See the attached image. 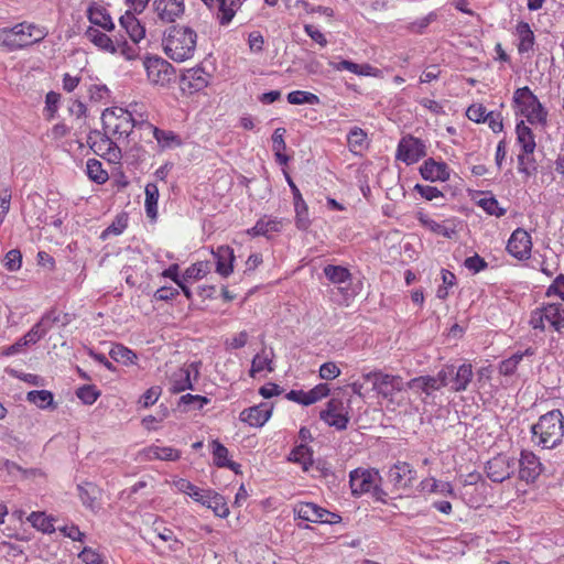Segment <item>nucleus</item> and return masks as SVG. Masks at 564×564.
<instances>
[{"instance_id":"nucleus-1","label":"nucleus","mask_w":564,"mask_h":564,"mask_svg":"<svg viewBox=\"0 0 564 564\" xmlns=\"http://www.w3.org/2000/svg\"><path fill=\"white\" fill-rule=\"evenodd\" d=\"M197 34L189 26H171L162 39L164 54L176 63L191 59L194 56Z\"/></svg>"},{"instance_id":"nucleus-2","label":"nucleus","mask_w":564,"mask_h":564,"mask_svg":"<svg viewBox=\"0 0 564 564\" xmlns=\"http://www.w3.org/2000/svg\"><path fill=\"white\" fill-rule=\"evenodd\" d=\"M138 104L130 105V109L121 107L107 108L101 116L104 129L117 139H126L134 129H143L141 119H145L142 112H138Z\"/></svg>"},{"instance_id":"nucleus-3","label":"nucleus","mask_w":564,"mask_h":564,"mask_svg":"<svg viewBox=\"0 0 564 564\" xmlns=\"http://www.w3.org/2000/svg\"><path fill=\"white\" fill-rule=\"evenodd\" d=\"M532 442L546 449L562 443L564 436V416L560 410H552L541 415L531 426Z\"/></svg>"},{"instance_id":"nucleus-4","label":"nucleus","mask_w":564,"mask_h":564,"mask_svg":"<svg viewBox=\"0 0 564 564\" xmlns=\"http://www.w3.org/2000/svg\"><path fill=\"white\" fill-rule=\"evenodd\" d=\"M367 382L372 383V389L387 401V409L395 411L397 406L404 404L405 399H398V394L402 393L406 383L400 375H388L381 370H373L362 375Z\"/></svg>"},{"instance_id":"nucleus-5","label":"nucleus","mask_w":564,"mask_h":564,"mask_svg":"<svg viewBox=\"0 0 564 564\" xmlns=\"http://www.w3.org/2000/svg\"><path fill=\"white\" fill-rule=\"evenodd\" d=\"M512 107L514 113L525 118L530 124L546 127L549 112L528 86L513 91Z\"/></svg>"},{"instance_id":"nucleus-6","label":"nucleus","mask_w":564,"mask_h":564,"mask_svg":"<svg viewBox=\"0 0 564 564\" xmlns=\"http://www.w3.org/2000/svg\"><path fill=\"white\" fill-rule=\"evenodd\" d=\"M529 323L534 329L561 332L564 328V307L555 303L543 304L531 312Z\"/></svg>"},{"instance_id":"nucleus-7","label":"nucleus","mask_w":564,"mask_h":564,"mask_svg":"<svg viewBox=\"0 0 564 564\" xmlns=\"http://www.w3.org/2000/svg\"><path fill=\"white\" fill-rule=\"evenodd\" d=\"M388 480L398 497L410 496L417 482V473L411 464L398 462L389 469Z\"/></svg>"},{"instance_id":"nucleus-8","label":"nucleus","mask_w":564,"mask_h":564,"mask_svg":"<svg viewBox=\"0 0 564 564\" xmlns=\"http://www.w3.org/2000/svg\"><path fill=\"white\" fill-rule=\"evenodd\" d=\"M142 64L147 79L152 86L167 87L175 77L174 67L162 57L147 56Z\"/></svg>"},{"instance_id":"nucleus-9","label":"nucleus","mask_w":564,"mask_h":564,"mask_svg":"<svg viewBox=\"0 0 564 564\" xmlns=\"http://www.w3.org/2000/svg\"><path fill=\"white\" fill-rule=\"evenodd\" d=\"M34 26L26 22L18 23L12 28L0 29V45L8 51H15L33 44Z\"/></svg>"},{"instance_id":"nucleus-10","label":"nucleus","mask_w":564,"mask_h":564,"mask_svg":"<svg viewBox=\"0 0 564 564\" xmlns=\"http://www.w3.org/2000/svg\"><path fill=\"white\" fill-rule=\"evenodd\" d=\"M293 513L302 520L315 523L335 524L341 521L340 514L310 501L295 503V507H293Z\"/></svg>"},{"instance_id":"nucleus-11","label":"nucleus","mask_w":564,"mask_h":564,"mask_svg":"<svg viewBox=\"0 0 564 564\" xmlns=\"http://www.w3.org/2000/svg\"><path fill=\"white\" fill-rule=\"evenodd\" d=\"M212 78V74L202 66L187 68L180 76V89L182 94L192 96L207 88Z\"/></svg>"},{"instance_id":"nucleus-12","label":"nucleus","mask_w":564,"mask_h":564,"mask_svg":"<svg viewBox=\"0 0 564 564\" xmlns=\"http://www.w3.org/2000/svg\"><path fill=\"white\" fill-rule=\"evenodd\" d=\"M379 479V473L372 469H362L357 468L350 471L349 475V484L351 488V492L354 495H362L365 492H369L372 489L376 490V495L378 499L386 501V499L381 496H386V492L378 490L377 480Z\"/></svg>"},{"instance_id":"nucleus-13","label":"nucleus","mask_w":564,"mask_h":564,"mask_svg":"<svg viewBox=\"0 0 564 564\" xmlns=\"http://www.w3.org/2000/svg\"><path fill=\"white\" fill-rule=\"evenodd\" d=\"M425 155L426 145L421 139L408 134L399 141L395 158L405 164H414Z\"/></svg>"},{"instance_id":"nucleus-14","label":"nucleus","mask_w":564,"mask_h":564,"mask_svg":"<svg viewBox=\"0 0 564 564\" xmlns=\"http://www.w3.org/2000/svg\"><path fill=\"white\" fill-rule=\"evenodd\" d=\"M319 419L328 426L344 431L349 423L347 406L339 399H330L326 408L319 412Z\"/></svg>"},{"instance_id":"nucleus-15","label":"nucleus","mask_w":564,"mask_h":564,"mask_svg":"<svg viewBox=\"0 0 564 564\" xmlns=\"http://www.w3.org/2000/svg\"><path fill=\"white\" fill-rule=\"evenodd\" d=\"M516 462L506 454H498L487 460L485 465L486 476L494 482H501L514 471Z\"/></svg>"},{"instance_id":"nucleus-16","label":"nucleus","mask_w":564,"mask_h":564,"mask_svg":"<svg viewBox=\"0 0 564 564\" xmlns=\"http://www.w3.org/2000/svg\"><path fill=\"white\" fill-rule=\"evenodd\" d=\"M507 252L517 260H528L531 256V236L522 228L516 229L506 246Z\"/></svg>"},{"instance_id":"nucleus-17","label":"nucleus","mask_w":564,"mask_h":564,"mask_svg":"<svg viewBox=\"0 0 564 564\" xmlns=\"http://www.w3.org/2000/svg\"><path fill=\"white\" fill-rule=\"evenodd\" d=\"M153 12L161 23H174L184 14V0H153Z\"/></svg>"},{"instance_id":"nucleus-18","label":"nucleus","mask_w":564,"mask_h":564,"mask_svg":"<svg viewBox=\"0 0 564 564\" xmlns=\"http://www.w3.org/2000/svg\"><path fill=\"white\" fill-rule=\"evenodd\" d=\"M111 137L112 135L106 131L105 133L95 131L89 134L88 143L96 154L106 156L109 160L118 159L120 156V149L116 145Z\"/></svg>"},{"instance_id":"nucleus-19","label":"nucleus","mask_w":564,"mask_h":564,"mask_svg":"<svg viewBox=\"0 0 564 564\" xmlns=\"http://www.w3.org/2000/svg\"><path fill=\"white\" fill-rule=\"evenodd\" d=\"M543 470L540 458L530 451H521L519 458V478L527 484L535 481Z\"/></svg>"},{"instance_id":"nucleus-20","label":"nucleus","mask_w":564,"mask_h":564,"mask_svg":"<svg viewBox=\"0 0 564 564\" xmlns=\"http://www.w3.org/2000/svg\"><path fill=\"white\" fill-rule=\"evenodd\" d=\"M194 371V380L198 378V366L196 364H189L188 366H183L175 372L170 376V392L173 394H178L186 390H193L191 373Z\"/></svg>"},{"instance_id":"nucleus-21","label":"nucleus","mask_w":564,"mask_h":564,"mask_svg":"<svg viewBox=\"0 0 564 564\" xmlns=\"http://www.w3.org/2000/svg\"><path fill=\"white\" fill-rule=\"evenodd\" d=\"M87 19L94 28H101L105 32L116 30V24L108 8L100 2H91L86 11Z\"/></svg>"},{"instance_id":"nucleus-22","label":"nucleus","mask_w":564,"mask_h":564,"mask_svg":"<svg viewBox=\"0 0 564 564\" xmlns=\"http://www.w3.org/2000/svg\"><path fill=\"white\" fill-rule=\"evenodd\" d=\"M273 404L264 402L243 410L239 419L251 427H262L271 419Z\"/></svg>"},{"instance_id":"nucleus-23","label":"nucleus","mask_w":564,"mask_h":564,"mask_svg":"<svg viewBox=\"0 0 564 564\" xmlns=\"http://www.w3.org/2000/svg\"><path fill=\"white\" fill-rule=\"evenodd\" d=\"M513 36L516 37L517 51L519 55L530 54L534 51L535 35L532 26L524 20H519L514 24Z\"/></svg>"},{"instance_id":"nucleus-24","label":"nucleus","mask_w":564,"mask_h":564,"mask_svg":"<svg viewBox=\"0 0 564 564\" xmlns=\"http://www.w3.org/2000/svg\"><path fill=\"white\" fill-rule=\"evenodd\" d=\"M141 126H143V129H148L152 132L159 149L162 151L166 149L178 148L183 143L181 137L177 133L172 130L160 129L147 121V119H141Z\"/></svg>"},{"instance_id":"nucleus-25","label":"nucleus","mask_w":564,"mask_h":564,"mask_svg":"<svg viewBox=\"0 0 564 564\" xmlns=\"http://www.w3.org/2000/svg\"><path fill=\"white\" fill-rule=\"evenodd\" d=\"M274 356L273 349H268L267 347H263L259 352H257L251 361L249 370L250 378H257L262 376V373H272L275 369Z\"/></svg>"},{"instance_id":"nucleus-26","label":"nucleus","mask_w":564,"mask_h":564,"mask_svg":"<svg viewBox=\"0 0 564 564\" xmlns=\"http://www.w3.org/2000/svg\"><path fill=\"white\" fill-rule=\"evenodd\" d=\"M421 175L423 178L436 182V181H448L451 178V167L444 161H436L430 158L423 162L420 167Z\"/></svg>"},{"instance_id":"nucleus-27","label":"nucleus","mask_w":564,"mask_h":564,"mask_svg":"<svg viewBox=\"0 0 564 564\" xmlns=\"http://www.w3.org/2000/svg\"><path fill=\"white\" fill-rule=\"evenodd\" d=\"M329 67L336 72L347 70L357 76H367V77H382V72L371 66L370 64H356L350 61L343 59L340 62H329Z\"/></svg>"},{"instance_id":"nucleus-28","label":"nucleus","mask_w":564,"mask_h":564,"mask_svg":"<svg viewBox=\"0 0 564 564\" xmlns=\"http://www.w3.org/2000/svg\"><path fill=\"white\" fill-rule=\"evenodd\" d=\"M133 11H126L119 18V25L124 28L126 34L133 44H139L145 36V29Z\"/></svg>"},{"instance_id":"nucleus-29","label":"nucleus","mask_w":564,"mask_h":564,"mask_svg":"<svg viewBox=\"0 0 564 564\" xmlns=\"http://www.w3.org/2000/svg\"><path fill=\"white\" fill-rule=\"evenodd\" d=\"M283 227V219L264 216L260 218L252 228L248 229L247 234L251 237L263 236L271 238L273 235L281 232Z\"/></svg>"},{"instance_id":"nucleus-30","label":"nucleus","mask_w":564,"mask_h":564,"mask_svg":"<svg viewBox=\"0 0 564 564\" xmlns=\"http://www.w3.org/2000/svg\"><path fill=\"white\" fill-rule=\"evenodd\" d=\"M209 447L215 466L219 468H228L237 474L240 471V464L229 458L228 448L224 446L218 440H213L209 444Z\"/></svg>"},{"instance_id":"nucleus-31","label":"nucleus","mask_w":564,"mask_h":564,"mask_svg":"<svg viewBox=\"0 0 564 564\" xmlns=\"http://www.w3.org/2000/svg\"><path fill=\"white\" fill-rule=\"evenodd\" d=\"M216 259V271L227 278L234 272L235 253L229 246H220L213 252Z\"/></svg>"},{"instance_id":"nucleus-32","label":"nucleus","mask_w":564,"mask_h":564,"mask_svg":"<svg viewBox=\"0 0 564 564\" xmlns=\"http://www.w3.org/2000/svg\"><path fill=\"white\" fill-rule=\"evenodd\" d=\"M200 503L212 509L214 514L217 517L227 518L230 513L225 497L213 489H207V494Z\"/></svg>"},{"instance_id":"nucleus-33","label":"nucleus","mask_w":564,"mask_h":564,"mask_svg":"<svg viewBox=\"0 0 564 564\" xmlns=\"http://www.w3.org/2000/svg\"><path fill=\"white\" fill-rule=\"evenodd\" d=\"M142 455L147 460L159 459L165 462H175L180 459L181 452L170 446L151 445L142 451Z\"/></svg>"},{"instance_id":"nucleus-34","label":"nucleus","mask_w":564,"mask_h":564,"mask_svg":"<svg viewBox=\"0 0 564 564\" xmlns=\"http://www.w3.org/2000/svg\"><path fill=\"white\" fill-rule=\"evenodd\" d=\"M86 39L98 50L111 54L115 51L116 40H112L105 31L89 26L85 32Z\"/></svg>"},{"instance_id":"nucleus-35","label":"nucleus","mask_w":564,"mask_h":564,"mask_svg":"<svg viewBox=\"0 0 564 564\" xmlns=\"http://www.w3.org/2000/svg\"><path fill=\"white\" fill-rule=\"evenodd\" d=\"M516 140L521 151L534 152L536 147L534 133L523 120L516 124Z\"/></svg>"},{"instance_id":"nucleus-36","label":"nucleus","mask_w":564,"mask_h":564,"mask_svg":"<svg viewBox=\"0 0 564 564\" xmlns=\"http://www.w3.org/2000/svg\"><path fill=\"white\" fill-rule=\"evenodd\" d=\"M471 380L473 366L470 364H462L459 368H454L452 390L454 392H464L468 389V384Z\"/></svg>"},{"instance_id":"nucleus-37","label":"nucleus","mask_w":564,"mask_h":564,"mask_svg":"<svg viewBox=\"0 0 564 564\" xmlns=\"http://www.w3.org/2000/svg\"><path fill=\"white\" fill-rule=\"evenodd\" d=\"M416 219L419 220L420 225L423 228H425L426 230L431 231L434 235L442 236L445 238H452V236L455 232L454 229L448 228L446 224L437 223L423 212L416 213Z\"/></svg>"},{"instance_id":"nucleus-38","label":"nucleus","mask_w":564,"mask_h":564,"mask_svg":"<svg viewBox=\"0 0 564 564\" xmlns=\"http://www.w3.org/2000/svg\"><path fill=\"white\" fill-rule=\"evenodd\" d=\"M285 128H276L272 134V149L275 155L276 161L282 164L286 165L290 161V156L285 153L286 151V142H285Z\"/></svg>"},{"instance_id":"nucleus-39","label":"nucleus","mask_w":564,"mask_h":564,"mask_svg":"<svg viewBox=\"0 0 564 564\" xmlns=\"http://www.w3.org/2000/svg\"><path fill=\"white\" fill-rule=\"evenodd\" d=\"M172 485L178 492L189 496L194 501L199 503L207 494V489L199 488L185 478L173 479Z\"/></svg>"},{"instance_id":"nucleus-40","label":"nucleus","mask_w":564,"mask_h":564,"mask_svg":"<svg viewBox=\"0 0 564 564\" xmlns=\"http://www.w3.org/2000/svg\"><path fill=\"white\" fill-rule=\"evenodd\" d=\"M78 492L82 502L86 507L90 509H95L97 507L100 498V489L96 484L87 481L78 485Z\"/></svg>"},{"instance_id":"nucleus-41","label":"nucleus","mask_w":564,"mask_h":564,"mask_svg":"<svg viewBox=\"0 0 564 564\" xmlns=\"http://www.w3.org/2000/svg\"><path fill=\"white\" fill-rule=\"evenodd\" d=\"M144 209L147 217L155 219L158 214L159 189L155 183H147L144 186Z\"/></svg>"},{"instance_id":"nucleus-42","label":"nucleus","mask_w":564,"mask_h":564,"mask_svg":"<svg viewBox=\"0 0 564 564\" xmlns=\"http://www.w3.org/2000/svg\"><path fill=\"white\" fill-rule=\"evenodd\" d=\"M217 11L216 20L219 25H229L232 19L236 17L237 8L236 0H216Z\"/></svg>"},{"instance_id":"nucleus-43","label":"nucleus","mask_w":564,"mask_h":564,"mask_svg":"<svg viewBox=\"0 0 564 564\" xmlns=\"http://www.w3.org/2000/svg\"><path fill=\"white\" fill-rule=\"evenodd\" d=\"M478 207H481L484 212L489 216L500 218L505 216L506 209L500 207L497 198L489 192H484L482 197L476 200Z\"/></svg>"},{"instance_id":"nucleus-44","label":"nucleus","mask_w":564,"mask_h":564,"mask_svg":"<svg viewBox=\"0 0 564 564\" xmlns=\"http://www.w3.org/2000/svg\"><path fill=\"white\" fill-rule=\"evenodd\" d=\"M109 355L115 361L120 362L121 365H135L138 359L133 349H130L128 346L120 343L112 345Z\"/></svg>"},{"instance_id":"nucleus-45","label":"nucleus","mask_w":564,"mask_h":564,"mask_svg":"<svg viewBox=\"0 0 564 564\" xmlns=\"http://www.w3.org/2000/svg\"><path fill=\"white\" fill-rule=\"evenodd\" d=\"M531 356L533 355V350L531 348H527L522 352H514L510 357L503 359L500 361L498 366V371L501 376H512V373H516L517 367L522 360L523 356Z\"/></svg>"},{"instance_id":"nucleus-46","label":"nucleus","mask_w":564,"mask_h":564,"mask_svg":"<svg viewBox=\"0 0 564 564\" xmlns=\"http://www.w3.org/2000/svg\"><path fill=\"white\" fill-rule=\"evenodd\" d=\"M323 273L333 284H343L351 280L350 271L341 265L327 264L323 268Z\"/></svg>"},{"instance_id":"nucleus-47","label":"nucleus","mask_w":564,"mask_h":564,"mask_svg":"<svg viewBox=\"0 0 564 564\" xmlns=\"http://www.w3.org/2000/svg\"><path fill=\"white\" fill-rule=\"evenodd\" d=\"M533 153L534 152L520 151L517 155V170L525 178L533 175L536 171V161Z\"/></svg>"},{"instance_id":"nucleus-48","label":"nucleus","mask_w":564,"mask_h":564,"mask_svg":"<svg viewBox=\"0 0 564 564\" xmlns=\"http://www.w3.org/2000/svg\"><path fill=\"white\" fill-rule=\"evenodd\" d=\"M86 172L88 177L98 184H104L109 180L108 171L104 167L101 161L97 159H88Z\"/></svg>"},{"instance_id":"nucleus-49","label":"nucleus","mask_w":564,"mask_h":564,"mask_svg":"<svg viewBox=\"0 0 564 564\" xmlns=\"http://www.w3.org/2000/svg\"><path fill=\"white\" fill-rule=\"evenodd\" d=\"M406 388L420 390L426 394H430L433 391H438V384H436L434 377H430V375L410 379L409 382H406Z\"/></svg>"},{"instance_id":"nucleus-50","label":"nucleus","mask_w":564,"mask_h":564,"mask_svg":"<svg viewBox=\"0 0 564 564\" xmlns=\"http://www.w3.org/2000/svg\"><path fill=\"white\" fill-rule=\"evenodd\" d=\"M289 459L293 463L301 464L304 470H307L312 465V452L310 446L300 444L293 448Z\"/></svg>"},{"instance_id":"nucleus-51","label":"nucleus","mask_w":564,"mask_h":564,"mask_svg":"<svg viewBox=\"0 0 564 564\" xmlns=\"http://www.w3.org/2000/svg\"><path fill=\"white\" fill-rule=\"evenodd\" d=\"M367 133L359 127H354L347 134V145L352 153H359L364 148Z\"/></svg>"},{"instance_id":"nucleus-52","label":"nucleus","mask_w":564,"mask_h":564,"mask_svg":"<svg viewBox=\"0 0 564 564\" xmlns=\"http://www.w3.org/2000/svg\"><path fill=\"white\" fill-rule=\"evenodd\" d=\"M137 44H129L127 40L115 39V51L111 53L112 55H120L124 57L126 61H133L138 56Z\"/></svg>"},{"instance_id":"nucleus-53","label":"nucleus","mask_w":564,"mask_h":564,"mask_svg":"<svg viewBox=\"0 0 564 564\" xmlns=\"http://www.w3.org/2000/svg\"><path fill=\"white\" fill-rule=\"evenodd\" d=\"M288 101L291 105H318L321 102L318 96L305 90H293L288 95Z\"/></svg>"},{"instance_id":"nucleus-54","label":"nucleus","mask_w":564,"mask_h":564,"mask_svg":"<svg viewBox=\"0 0 564 564\" xmlns=\"http://www.w3.org/2000/svg\"><path fill=\"white\" fill-rule=\"evenodd\" d=\"M62 96L56 91H50L45 97V107L43 109V115L47 120H52L55 118Z\"/></svg>"},{"instance_id":"nucleus-55","label":"nucleus","mask_w":564,"mask_h":564,"mask_svg":"<svg viewBox=\"0 0 564 564\" xmlns=\"http://www.w3.org/2000/svg\"><path fill=\"white\" fill-rule=\"evenodd\" d=\"M209 263L206 261H198L188 267L184 274L183 280H200L209 272Z\"/></svg>"},{"instance_id":"nucleus-56","label":"nucleus","mask_w":564,"mask_h":564,"mask_svg":"<svg viewBox=\"0 0 564 564\" xmlns=\"http://www.w3.org/2000/svg\"><path fill=\"white\" fill-rule=\"evenodd\" d=\"M437 19V13L432 11L429 15H424L423 18H419L413 22H410L408 25V30L412 33L422 34L434 21Z\"/></svg>"},{"instance_id":"nucleus-57","label":"nucleus","mask_w":564,"mask_h":564,"mask_svg":"<svg viewBox=\"0 0 564 564\" xmlns=\"http://www.w3.org/2000/svg\"><path fill=\"white\" fill-rule=\"evenodd\" d=\"M77 398L87 405H93L100 397V391L95 386H84L76 392Z\"/></svg>"},{"instance_id":"nucleus-58","label":"nucleus","mask_w":564,"mask_h":564,"mask_svg":"<svg viewBox=\"0 0 564 564\" xmlns=\"http://www.w3.org/2000/svg\"><path fill=\"white\" fill-rule=\"evenodd\" d=\"M318 376L322 380H334L340 376V368L334 361H325L318 368Z\"/></svg>"},{"instance_id":"nucleus-59","label":"nucleus","mask_w":564,"mask_h":564,"mask_svg":"<svg viewBox=\"0 0 564 564\" xmlns=\"http://www.w3.org/2000/svg\"><path fill=\"white\" fill-rule=\"evenodd\" d=\"M487 113L488 112L486 107L481 104H471L469 107H467V111H465V115H467L468 119L476 123L485 122Z\"/></svg>"},{"instance_id":"nucleus-60","label":"nucleus","mask_w":564,"mask_h":564,"mask_svg":"<svg viewBox=\"0 0 564 564\" xmlns=\"http://www.w3.org/2000/svg\"><path fill=\"white\" fill-rule=\"evenodd\" d=\"M431 488L430 492L441 494L445 496H455V490L453 485L449 481H442L435 478L431 479Z\"/></svg>"},{"instance_id":"nucleus-61","label":"nucleus","mask_w":564,"mask_h":564,"mask_svg":"<svg viewBox=\"0 0 564 564\" xmlns=\"http://www.w3.org/2000/svg\"><path fill=\"white\" fill-rule=\"evenodd\" d=\"M464 264L465 269H468L474 274L484 271L488 265L487 262L477 253L475 256L467 257Z\"/></svg>"},{"instance_id":"nucleus-62","label":"nucleus","mask_w":564,"mask_h":564,"mask_svg":"<svg viewBox=\"0 0 564 564\" xmlns=\"http://www.w3.org/2000/svg\"><path fill=\"white\" fill-rule=\"evenodd\" d=\"M264 37L259 31L251 32L248 36V46L252 53L259 54L264 50Z\"/></svg>"},{"instance_id":"nucleus-63","label":"nucleus","mask_w":564,"mask_h":564,"mask_svg":"<svg viewBox=\"0 0 564 564\" xmlns=\"http://www.w3.org/2000/svg\"><path fill=\"white\" fill-rule=\"evenodd\" d=\"M249 340V334L247 330H241L238 334L234 335L231 338L226 339L225 345L230 349L242 348L247 345Z\"/></svg>"},{"instance_id":"nucleus-64","label":"nucleus","mask_w":564,"mask_h":564,"mask_svg":"<svg viewBox=\"0 0 564 564\" xmlns=\"http://www.w3.org/2000/svg\"><path fill=\"white\" fill-rule=\"evenodd\" d=\"M547 296H557L564 301V274L557 275L546 290Z\"/></svg>"}]
</instances>
